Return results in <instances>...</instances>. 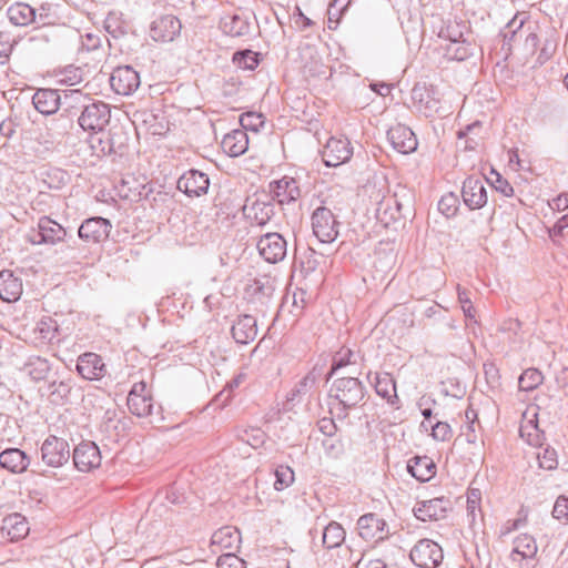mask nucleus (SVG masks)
I'll use <instances>...</instances> for the list:
<instances>
[{"label": "nucleus", "mask_w": 568, "mask_h": 568, "mask_svg": "<svg viewBox=\"0 0 568 568\" xmlns=\"http://www.w3.org/2000/svg\"><path fill=\"white\" fill-rule=\"evenodd\" d=\"M331 397L337 400L338 416L346 417L351 408L356 407L365 397V387L358 378H337L331 387Z\"/></svg>", "instance_id": "f257e3e1"}, {"label": "nucleus", "mask_w": 568, "mask_h": 568, "mask_svg": "<svg viewBox=\"0 0 568 568\" xmlns=\"http://www.w3.org/2000/svg\"><path fill=\"white\" fill-rule=\"evenodd\" d=\"M111 110L109 104L102 101H94L84 105L78 118V123L84 131L100 133L110 122Z\"/></svg>", "instance_id": "f03ea898"}, {"label": "nucleus", "mask_w": 568, "mask_h": 568, "mask_svg": "<svg viewBox=\"0 0 568 568\" xmlns=\"http://www.w3.org/2000/svg\"><path fill=\"white\" fill-rule=\"evenodd\" d=\"M338 225L335 215L326 206H318L312 214V230L322 243H332L338 235Z\"/></svg>", "instance_id": "7ed1b4c3"}, {"label": "nucleus", "mask_w": 568, "mask_h": 568, "mask_svg": "<svg viewBox=\"0 0 568 568\" xmlns=\"http://www.w3.org/2000/svg\"><path fill=\"white\" fill-rule=\"evenodd\" d=\"M67 236L65 229L53 221L49 216H41L38 221V230H32L28 235V241L31 244H49L55 245L64 241Z\"/></svg>", "instance_id": "20e7f679"}, {"label": "nucleus", "mask_w": 568, "mask_h": 568, "mask_svg": "<svg viewBox=\"0 0 568 568\" xmlns=\"http://www.w3.org/2000/svg\"><path fill=\"white\" fill-rule=\"evenodd\" d=\"M40 450L42 462L53 468L67 464L71 456L69 443L54 435H50L44 439Z\"/></svg>", "instance_id": "39448f33"}, {"label": "nucleus", "mask_w": 568, "mask_h": 568, "mask_svg": "<svg viewBox=\"0 0 568 568\" xmlns=\"http://www.w3.org/2000/svg\"><path fill=\"white\" fill-rule=\"evenodd\" d=\"M412 101L416 110L426 118L440 113L442 102L433 87L417 83L412 90Z\"/></svg>", "instance_id": "423d86ee"}, {"label": "nucleus", "mask_w": 568, "mask_h": 568, "mask_svg": "<svg viewBox=\"0 0 568 568\" xmlns=\"http://www.w3.org/2000/svg\"><path fill=\"white\" fill-rule=\"evenodd\" d=\"M409 557L420 568H436L443 561L444 555L437 542L430 539H420L412 548Z\"/></svg>", "instance_id": "0eeeda50"}, {"label": "nucleus", "mask_w": 568, "mask_h": 568, "mask_svg": "<svg viewBox=\"0 0 568 568\" xmlns=\"http://www.w3.org/2000/svg\"><path fill=\"white\" fill-rule=\"evenodd\" d=\"M353 155V146L346 138L328 139L322 150V159L326 166H338L347 162Z\"/></svg>", "instance_id": "6e6552de"}, {"label": "nucleus", "mask_w": 568, "mask_h": 568, "mask_svg": "<svg viewBox=\"0 0 568 568\" xmlns=\"http://www.w3.org/2000/svg\"><path fill=\"white\" fill-rule=\"evenodd\" d=\"M111 222L104 217H90L83 221L78 230L79 237L87 243H100L109 237Z\"/></svg>", "instance_id": "1a4fd4ad"}, {"label": "nucleus", "mask_w": 568, "mask_h": 568, "mask_svg": "<svg viewBox=\"0 0 568 568\" xmlns=\"http://www.w3.org/2000/svg\"><path fill=\"white\" fill-rule=\"evenodd\" d=\"M110 84L115 93L129 95L140 87V75L130 65L118 67L111 73Z\"/></svg>", "instance_id": "9d476101"}, {"label": "nucleus", "mask_w": 568, "mask_h": 568, "mask_svg": "<svg viewBox=\"0 0 568 568\" xmlns=\"http://www.w3.org/2000/svg\"><path fill=\"white\" fill-rule=\"evenodd\" d=\"M286 241L280 233H267L257 242L260 255L268 263H277L286 255Z\"/></svg>", "instance_id": "9b49d317"}, {"label": "nucleus", "mask_w": 568, "mask_h": 568, "mask_svg": "<svg viewBox=\"0 0 568 568\" xmlns=\"http://www.w3.org/2000/svg\"><path fill=\"white\" fill-rule=\"evenodd\" d=\"M537 554V544L534 537L520 535L514 540V549L510 552V560L519 568H534L532 559Z\"/></svg>", "instance_id": "f8f14e48"}, {"label": "nucleus", "mask_w": 568, "mask_h": 568, "mask_svg": "<svg viewBox=\"0 0 568 568\" xmlns=\"http://www.w3.org/2000/svg\"><path fill=\"white\" fill-rule=\"evenodd\" d=\"M73 463L80 471H90L101 465V453L93 442H82L73 450Z\"/></svg>", "instance_id": "ddd939ff"}, {"label": "nucleus", "mask_w": 568, "mask_h": 568, "mask_svg": "<svg viewBox=\"0 0 568 568\" xmlns=\"http://www.w3.org/2000/svg\"><path fill=\"white\" fill-rule=\"evenodd\" d=\"M464 203L470 210L483 207L487 203V191L484 181L478 176L467 178L462 187Z\"/></svg>", "instance_id": "4468645a"}, {"label": "nucleus", "mask_w": 568, "mask_h": 568, "mask_svg": "<svg viewBox=\"0 0 568 568\" xmlns=\"http://www.w3.org/2000/svg\"><path fill=\"white\" fill-rule=\"evenodd\" d=\"M387 139L394 150L408 154L417 149L418 142L415 133L404 124H396L387 131Z\"/></svg>", "instance_id": "2eb2a0df"}, {"label": "nucleus", "mask_w": 568, "mask_h": 568, "mask_svg": "<svg viewBox=\"0 0 568 568\" xmlns=\"http://www.w3.org/2000/svg\"><path fill=\"white\" fill-rule=\"evenodd\" d=\"M534 27L528 22V16L526 12L517 13L501 30L504 38L503 47L507 45L508 50H511L513 45L519 43L524 36Z\"/></svg>", "instance_id": "dca6fc26"}, {"label": "nucleus", "mask_w": 568, "mask_h": 568, "mask_svg": "<svg viewBox=\"0 0 568 568\" xmlns=\"http://www.w3.org/2000/svg\"><path fill=\"white\" fill-rule=\"evenodd\" d=\"M450 500L445 497H437L429 500L417 503L414 508V515L422 521L438 520L445 517L446 511L450 508Z\"/></svg>", "instance_id": "f3484780"}, {"label": "nucleus", "mask_w": 568, "mask_h": 568, "mask_svg": "<svg viewBox=\"0 0 568 568\" xmlns=\"http://www.w3.org/2000/svg\"><path fill=\"white\" fill-rule=\"evenodd\" d=\"M210 186L209 176L197 170H189L178 180V189L189 196H201Z\"/></svg>", "instance_id": "a211bd4d"}, {"label": "nucleus", "mask_w": 568, "mask_h": 568, "mask_svg": "<svg viewBox=\"0 0 568 568\" xmlns=\"http://www.w3.org/2000/svg\"><path fill=\"white\" fill-rule=\"evenodd\" d=\"M180 20L172 14H166L152 22L150 36L155 41L170 42L180 34Z\"/></svg>", "instance_id": "6ab92c4d"}, {"label": "nucleus", "mask_w": 568, "mask_h": 568, "mask_svg": "<svg viewBox=\"0 0 568 568\" xmlns=\"http://www.w3.org/2000/svg\"><path fill=\"white\" fill-rule=\"evenodd\" d=\"M270 192L278 204H288L301 196V190L295 179L283 176L270 183Z\"/></svg>", "instance_id": "aec40b11"}, {"label": "nucleus", "mask_w": 568, "mask_h": 568, "mask_svg": "<svg viewBox=\"0 0 568 568\" xmlns=\"http://www.w3.org/2000/svg\"><path fill=\"white\" fill-rule=\"evenodd\" d=\"M241 542V532L232 526H224L217 529L211 537V547L213 552L224 551L233 552Z\"/></svg>", "instance_id": "412c9836"}, {"label": "nucleus", "mask_w": 568, "mask_h": 568, "mask_svg": "<svg viewBox=\"0 0 568 568\" xmlns=\"http://www.w3.org/2000/svg\"><path fill=\"white\" fill-rule=\"evenodd\" d=\"M77 371L83 378L94 381L104 376L105 365L100 355L84 353L78 358Z\"/></svg>", "instance_id": "4be33fe9"}, {"label": "nucleus", "mask_w": 568, "mask_h": 568, "mask_svg": "<svg viewBox=\"0 0 568 568\" xmlns=\"http://www.w3.org/2000/svg\"><path fill=\"white\" fill-rule=\"evenodd\" d=\"M386 523L376 514H366L357 520L359 536L365 540L383 539Z\"/></svg>", "instance_id": "5701e85b"}, {"label": "nucleus", "mask_w": 568, "mask_h": 568, "mask_svg": "<svg viewBox=\"0 0 568 568\" xmlns=\"http://www.w3.org/2000/svg\"><path fill=\"white\" fill-rule=\"evenodd\" d=\"M30 465V457L19 448H7L0 454V466L13 474H22Z\"/></svg>", "instance_id": "b1692460"}, {"label": "nucleus", "mask_w": 568, "mask_h": 568, "mask_svg": "<svg viewBox=\"0 0 568 568\" xmlns=\"http://www.w3.org/2000/svg\"><path fill=\"white\" fill-rule=\"evenodd\" d=\"M232 335L236 343L247 344L257 336L256 318L252 315H241L232 326Z\"/></svg>", "instance_id": "393cba45"}, {"label": "nucleus", "mask_w": 568, "mask_h": 568, "mask_svg": "<svg viewBox=\"0 0 568 568\" xmlns=\"http://www.w3.org/2000/svg\"><path fill=\"white\" fill-rule=\"evenodd\" d=\"M22 294V282L12 271L0 272V298L3 302H16Z\"/></svg>", "instance_id": "a878e982"}, {"label": "nucleus", "mask_w": 568, "mask_h": 568, "mask_svg": "<svg viewBox=\"0 0 568 568\" xmlns=\"http://www.w3.org/2000/svg\"><path fill=\"white\" fill-rule=\"evenodd\" d=\"M29 532V525L21 514H11L2 520L1 534L11 541L24 538Z\"/></svg>", "instance_id": "bb28decb"}, {"label": "nucleus", "mask_w": 568, "mask_h": 568, "mask_svg": "<svg viewBox=\"0 0 568 568\" xmlns=\"http://www.w3.org/2000/svg\"><path fill=\"white\" fill-rule=\"evenodd\" d=\"M61 97L58 90L40 89L32 97L34 108L42 114H53L60 106Z\"/></svg>", "instance_id": "cd10ccee"}, {"label": "nucleus", "mask_w": 568, "mask_h": 568, "mask_svg": "<svg viewBox=\"0 0 568 568\" xmlns=\"http://www.w3.org/2000/svg\"><path fill=\"white\" fill-rule=\"evenodd\" d=\"M221 145L227 155L240 156L248 148V136L244 130H233L224 135Z\"/></svg>", "instance_id": "c85d7f7f"}, {"label": "nucleus", "mask_w": 568, "mask_h": 568, "mask_svg": "<svg viewBox=\"0 0 568 568\" xmlns=\"http://www.w3.org/2000/svg\"><path fill=\"white\" fill-rule=\"evenodd\" d=\"M436 466L428 456H416L407 464L408 473L419 481H428L435 475Z\"/></svg>", "instance_id": "c756f323"}, {"label": "nucleus", "mask_w": 568, "mask_h": 568, "mask_svg": "<svg viewBox=\"0 0 568 568\" xmlns=\"http://www.w3.org/2000/svg\"><path fill=\"white\" fill-rule=\"evenodd\" d=\"M9 20L14 26L24 27L37 21V11L24 2H16L8 8Z\"/></svg>", "instance_id": "7c9ffc66"}, {"label": "nucleus", "mask_w": 568, "mask_h": 568, "mask_svg": "<svg viewBox=\"0 0 568 568\" xmlns=\"http://www.w3.org/2000/svg\"><path fill=\"white\" fill-rule=\"evenodd\" d=\"M223 32L230 37H245L250 33L251 23L242 16L225 17L221 22Z\"/></svg>", "instance_id": "2f4dec72"}, {"label": "nucleus", "mask_w": 568, "mask_h": 568, "mask_svg": "<svg viewBox=\"0 0 568 568\" xmlns=\"http://www.w3.org/2000/svg\"><path fill=\"white\" fill-rule=\"evenodd\" d=\"M247 210V216L260 226L265 225L275 214V206L270 201L256 200Z\"/></svg>", "instance_id": "473e14b6"}, {"label": "nucleus", "mask_w": 568, "mask_h": 568, "mask_svg": "<svg viewBox=\"0 0 568 568\" xmlns=\"http://www.w3.org/2000/svg\"><path fill=\"white\" fill-rule=\"evenodd\" d=\"M126 404L130 412L138 417L153 415V403L151 396H140L135 395V392H130Z\"/></svg>", "instance_id": "72a5a7b5"}, {"label": "nucleus", "mask_w": 568, "mask_h": 568, "mask_svg": "<svg viewBox=\"0 0 568 568\" xmlns=\"http://www.w3.org/2000/svg\"><path fill=\"white\" fill-rule=\"evenodd\" d=\"M317 379L318 375L315 373V371L306 374L287 394V402H300L304 396L310 394V392L314 388Z\"/></svg>", "instance_id": "f704fd0d"}, {"label": "nucleus", "mask_w": 568, "mask_h": 568, "mask_svg": "<svg viewBox=\"0 0 568 568\" xmlns=\"http://www.w3.org/2000/svg\"><path fill=\"white\" fill-rule=\"evenodd\" d=\"M374 386L377 395L387 399L388 403L394 404V399H397L396 384L389 374H376Z\"/></svg>", "instance_id": "c9c22d12"}, {"label": "nucleus", "mask_w": 568, "mask_h": 568, "mask_svg": "<svg viewBox=\"0 0 568 568\" xmlns=\"http://www.w3.org/2000/svg\"><path fill=\"white\" fill-rule=\"evenodd\" d=\"M91 136L90 145L93 152L98 155L118 154V149L114 146V136H109L110 132L95 133Z\"/></svg>", "instance_id": "e433bc0d"}, {"label": "nucleus", "mask_w": 568, "mask_h": 568, "mask_svg": "<svg viewBox=\"0 0 568 568\" xmlns=\"http://www.w3.org/2000/svg\"><path fill=\"white\" fill-rule=\"evenodd\" d=\"M345 540V530L341 524L331 521L323 530V545L327 549L339 547Z\"/></svg>", "instance_id": "4c0bfd02"}, {"label": "nucleus", "mask_w": 568, "mask_h": 568, "mask_svg": "<svg viewBox=\"0 0 568 568\" xmlns=\"http://www.w3.org/2000/svg\"><path fill=\"white\" fill-rule=\"evenodd\" d=\"M236 437L251 447L257 448L264 444L265 433L257 427L239 428L236 430Z\"/></svg>", "instance_id": "58836bf2"}, {"label": "nucleus", "mask_w": 568, "mask_h": 568, "mask_svg": "<svg viewBox=\"0 0 568 568\" xmlns=\"http://www.w3.org/2000/svg\"><path fill=\"white\" fill-rule=\"evenodd\" d=\"M106 32L114 39H118L128 33L129 26L122 20L121 14L111 12L104 21Z\"/></svg>", "instance_id": "ea45409f"}, {"label": "nucleus", "mask_w": 568, "mask_h": 568, "mask_svg": "<svg viewBox=\"0 0 568 568\" xmlns=\"http://www.w3.org/2000/svg\"><path fill=\"white\" fill-rule=\"evenodd\" d=\"M402 205L397 201L394 195L384 196L378 203L376 207V213L379 216L381 214L387 215L392 220H397L402 216L400 214Z\"/></svg>", "instance_id": "a19ab883"}, {"label": "nucleus", "mask_w": 568, "mask_h": 568, "mask_svg": "<svg viewBox=\"0 0 568 568\" xmlns=\"http://www.w3.org/2000/svg\"><path fill=\"white\" fill-rule=\"evenodd\" d=\"M26 368L29 376L33 381H42L50 372V364L42 357H34L30 358L29 363L26 365Z\"/></svg>", "instance_id": "79ce46f5"}, {"label": "nucleus", "mask_w": 568, "mask_h": 568, "mask_svg": "<svg viewBox=\"0 0 568 568\" xmlns=\"http://www.w3.org/2000/svg\"><path fill=\"white\" fill-rule=\"evenodd\" d=\"M544 376L536 368H528L519 376L518 385L521 390L529 392L542 383Z\"/></svg>", "instance_id": "37998d69"}, {"label": "nucleus", "mask_w": 568, "mask_h": 568, "mask_svg": "<svg viewBox=\"0 0 568 568\" xmlns=\"http://www.w3.org/2000/svg\"><path fill=\"white\" fill-rule=\"evenodd\" d=\"M519 433L529 445L538 446L541 444V435L535 419H526L519 427Z\"/></svg>", "instance_id": "c03bdc74"}, {"label": "nucleus", "mask_w": 568, "mask_h": 568, "mask_svg": "<svg viewBox=\"0 0 568 568\" xmlns=\"http://www.w3.org/2000/svg\"><path fill=\"white\" fill-rule=\"evenodd\" d=\"M459 200L454 193H447L438 202V210L446 217L454 216L458 211Z\"/></svg>", "instance_id": "a18cd8bd"}, {"label": "nucleus", "mask_w": 568, "mask_h": 568, "mask_svg": "<svg viewBox=\"0 0 568 568\" xmlns=\"http://www.w3.org/2000/svg\"><path fill=\"white\" fill-rule=\"evenodd\" d=\"M38 332L42 341L52 342L58 335V324L51 317L42 318L38 323Z\"/></svg>", "instance_id": "49530a36"}, {"label": "nucleus", "mask_w": 568, "mask_h": 568, "mask_svg": "<svg viewBox=\"0 0 568 568\" xmlns=\"http://www.w3.org/2000/svg\"><path fill=\"white\" fill-rule=\"evenodd\" d=\"M275 477L274 488L282 490L293 484L294 471L288 466H280L276 468Z\"/></svg>", "instance_id": "de8ad7c7"}, {"label": "nucleus", "mask_w": 568, "mask_h": 568, "mask_svg": "<svg viewBox=\"0 0 568 568\" xmlns=\"http://www.w3.org/2000/svg\"><path fill=\"white\" fill-rule=\"evenodd\" d=\"M71 385L69 382H53L50 385V395L53 402H63L65 400L71 393Z\"/></svg>", "instance_id": "09e8293b"}, {"label": "nucleus", "mask_w": 568, "mask_h": 568, "mask_svg": "<svg viewBox=\"0 0 568 568\" xmlns=\"http://www.w3.org/2000/svg\"><path fill=\"white\" fill-rule=\"evenodd\" d=\"M217 568H246V561L234 552H225L217 558Z\"/></svg>", "instance_id": "8fccbe9b"}, {"label": "nucleus", "mask_w": 568, "mask_h": 568, "mask_svg": "<svg viewBox=\"0 0 568 568\" xmlns=\"http://www.w3.org/2000/svg\"><path fill=\"white\" fill-rule=\"evenodd\" d=\"M354 353L351 349H341L333 358V364L331 372L328 374V378L341 367L355 363L352 361Z\"/></svg>", "instance_id": "3c124183"}, {"label": "nucleus", "mask_w": 568, "mask_h": 568, "mask_svg": "<svg viewBox=\"0 0 568 568\" xmlns=\"http://www.w3.org/2000/svg\"><path fill=\"white\" fill-rule=\"evenodd\" d=\"M242 126L247 130L257 131L264 124L263 115L261 113L247 112L241 116Z\"/></svg>", "instance_id": "603ef678"}, {"label": "nucleus", "mask_w": 568, "mask_h": 568, "mask_svg": "<svg viewBox=\"0 0 568 568\" xmlns=\"http://www.w3.org/2000/svg\"><path fill=\"white\" fill-rule=\"evenodd\" d=\"M429 427L432 428V436L436 440L445 442L452 437V428L445 422H437L434 425H429Z\"/></svg>", "instance_id": "864d4df0"}, {"label": "nucleus", "mask_w": 568, "mask_h": 568, "mask_svg": "<svg viewBox=\"0 0 568 568\" xmlns=\"http://www.w3.org/2000/svg\"><path fill=\"white\" fill-rule=\"evenodd\" d=\"M458 301L460 303L462 310L466 317L475 318V310L469 296V292L465 288H460L458 286Z\"/></svg>", "instance_id": "5fc2aeb1"}, {"label": "nucleus", "mask_w": 568, "mask_h": 568, "mask_svg": "<svg viewBox=\"0 0 568 568\" xmlns=\"http://www.w3.org/2000/svg\"><path fill=\"white\" fill-rule=\"evenodd\" d=\"M539 466L544 469H555L558 465L555 449L546 448L542 454H538Z\"/></svg>", "instance_id": "6e6d98bb"}, {"label": "nucleus", "mask_w": 568, "mask_h": 568, "mask_svg": "<svg viewBox=\"0 0 568 568\" xmlns=\"http://www.w3.org/2000/svg\"><path fill=\"white\" fill-rule=\"evenodd\" d=\"M439 37L448 39L453 44H459L460 42H464L463 31L457 23L448 24L445 30L439 32Z\"/></svg>", "instance_id": "4d7b16f0"}, {"label": "nucleus", "mask_w": 568, "mask_h": 568, "mask_svg": "<svg viewBox=\"0 0 568 568\" xmlns=\"http://www.w3.org/2000/svg\"><path fill=\"white\" fill-rule=\"evenodd\" d=\"M481 494L479 489L473 488L468 491L467 496V511L468 515L475 520L476 510L479 509Z\"/></svg>", "instance_id": "13d9d810"}, {"label": "nucleus", "mask_w": 568, "mask_h": 568, "mask_svg": "<svg viewBox=\"0 0 568 568\" xmlns=\"http://www.w3.org/2000/svg\"><path fill=\"white\" fill-rule=\"evenodd\" d=\"M235 60H237L240 65L250 70H253L258 63L256 55L252 51L237 52Z\"/></svg>", "instance_id": "bf43d9fd"}, {"label": "nucleus", "mask_w": 568, "mask_h": 568, "mask_svg": "<svg viewBox=\"0 0 568 568\" xmlns=\"http://www.w3.org/2000/svg\"><path fill=\"white\" fill-rule=\"evenodd\" d=\"M552 516L557 519H567L568 520V498L558 497L554 508Z\"/></svg>", "instance_id": "052dcab7"}, {"label": "nucleus", "mask_w": 568, "mask_h": 568, "mask_svg": "<svg viewBox=\"0 0 568 568\" xmlns=\"http://www.w3.org/2000/svg\"><path fill=\"white\" fill-rule=\"evenodd\" d=\"M524 40V49L527 54H534L537 50L538 45V36L535 32L534 28L530 29L523 38Z\"/></svg>", "instance_id": "680f3d73"}, {"label": "nucleus", "mask_w": 568, "mask_h": 568, "mask_svg": "<svg viewBox=\"0 0 568 568\" xmlns=\"http://www.w3.org/2000/svg\"><path fill=\"white\" fill-rule=\"evenodd\" d=\"M13 49V40L7 32H0V58H8Z\"/></svg>", "instance_id": "e2e57ef3"}, {"label": "nucleus", "mask_w": 568, "mask_h": 568, "mask_svg": "<svg viewBox=\"0 0 568 568\" xmlns=\"http://www.w3.org/2000/svg\"><path fill=\"white\" fill-rule=\"evenodd\" d=\"M555 50H556V43L554 41L547 39L540 50L539 55H538V62L540 64H542L546 61H548L552 57Z\"/></svg>", "instance_id": "0e129e2a"}, {"label": "nucleus", "mask_w": 568, "mask_h": 568, "mask_svg": "<svg viewBox=\"0 0 568 568\" xmlns=\"http://www.w3.org/2000/svg\"><path fill=\"white\" fill-rule=\"evenodd\" d=\"M246 379V374L241 372L236 374L227 384L226 387L220 393L219 396H223L225 392H227L226 399L230 397L231 393L237 388Z\"/></svg>", "instance_id": "69168bd1"}, {"label": "nucleus", "mask_w": 568, "mask_h": 568, "mask_svg": "<svg viewBox=\"0 0 568 568\" xmlns=\"http://www.w3.org/2000/svg\"><path fill=\"white\" fill-rule=\"evenodd\" d=\"M495 189L503 193L505 196L514 195V187L508 183L507 180L503 179L499 174H497V179L495 181Z\"/></svg>", "instance_id": "338daca9"}, {"label": "nucleus", "mask_w": 568, "mask_h": 568, "mask_svg": "<svg viewBox=\"0 0 568 568\" xmlns=\"http://www.w3.org/2000/svg\"><path fill=\"white\" fill-rule=\"evenodd\" d=\"M550 206L558 211H565L568 209V193H561L555 197Z\"/></svg>", "instance_id": "774afa93"}]
</instances>
